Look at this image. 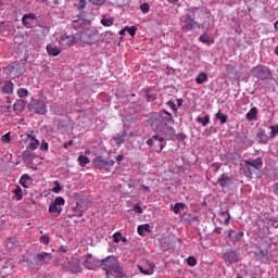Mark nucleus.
I'll return each instance as SVG.
<instances>
[{"mask_svg": "<svg viewBox=\"0 0 278 278\" xmlns=\"http://www.w3.org/2000/svg\"><path fill=\"white\" fill-rule=\"evenodd\" d=\"M170 123H175V118H173V114L167 113L166 116L159 115L154 118L152 121V127H154L156 134H162L166 140H173L175 138V128L169 126Z\"/></svg>", "mask_w": 278, "mask_h": 278, "instance_id": "1", "label": "nucleus"}, {"mask_svg": "<svg viewBox=\"0 0 278 278\" xmlns=\"http://www.w3.org/2000/svg\"><path fill=\"white\" fill-rule=\"evenodd\" d=\"M263 166L264 161L262 160V157L248 159L243 160L240 163V172L242 173V175H244V177L253 179V177H257V175H260Z\"/></svg>", "mask_w": 278, "mask_h": 278, "instance_id": "2", "label": "nucleus"}, {"mask_svg": "<svg viewBox=\"0 0 278 278\" xmlns=\"http://www.w3.org/2000/svg\"><path fill=\"white\" fill-rule=\"evenodd\" d=\"M251 73L253 77L261 79L262 81L273 79V72H270V68L262 64L252 67Z\"/></svg>", "mask_w": 278, "mask_h": 278, "instance_id": "3", "label": "nucleus"}, {"mask_svg": "<svg viewBox=\"0 0 278 278\" xmlns=\"http://www.w3.org/2000/svg\"><path fill=\"white\" fill-rule=\"evenodd\" d=\"M92 164L94 168H97L98 170H105L106 173H110L115 162L114 160H108L104 159L103 156H97L92 160Z\"/></svg>", "mask_w": 278, "mask_h": 278, "instance_id": "4", "label": "nucleus"}, {"mask_svg": "<svg viewBox=\"0 0 278 278\" xmlns=\"http://www.w3.org/2000/svg\"><path fill=\"white\" fill-rule=\"evenodd\" d=\"M159 142L160 150L157 153H162L164 151V147H166V137L162 135V132H157L156 135L152 136V138L146 141L148 147H155V143Z\"/></svg>", "mask_w": 278, "mask_h": 278, "instance_id": "5", "label": "nucleus"}, {"mask_svg": "<svg viewBox=\"0 0 278 278\" xmlns=\"http://www.w3.org/2000/svg\"><path fill=\"white\" fill-rule=\"evenodd\" d=\"M28 110L29 112H34V114H41L42 116L48 112L47 104L42 100H36L35 102L29 103Z\"/></svg>", "mask_w": 278, "mask_h": 278, "instance_id": "6", "label": "nucleus"}, {"mask_svg": "<svg viewBox=\"0 0 278 278\" xmlns=\"http://www.w3.org/2000/svg\"><path fill=\"white\" fill-rule=\"evenodd\" d=\"M101 266H103V270H105L106 278H110V271L113 269L114 266L118 264V258L115 256H108L100 261Z\"/></svg>", "mask_w": 278, "mask_h": 278, "instance_id": "7", "label": "nucleus"}, {"mask_svg": "<svg viewBox=\"0 0 278 278\" xmlns=\"http://www.w3.org/2000/svg\"><path fill=\"white\" fill-rule=\"evenodd\" d=\"M59 45L61 49H71V47H75L77 45V38L74 35H63L59 40Z\"/></svg>", "mask_w": 278, "mask_h": 278, "instance_id": "8", "label": "nucleus"}, {"mask_svg": "<svg viewBox=\"0 0 278 278\" xmlns=\"http://www.w3.org/2000/svg\"><path fill=\"white\" fill-rule=\"evenodd\" d=\"M38 17L34 13H26L22 17V24L26 29H34L36 27V23Z\"/></svg>", "mask_w": 278, "mask_h": 278, "instance_id": "9", "label": "nucleus"}, {"mask_svg": "<svg viewBox=\"0 0 278 278\" xmlns=\"http://www.w3.org/2000/svg\"><path fill=\"white\" fill-rule=\"evenodd\" d=\"M65 201L64 198L58 197L54 199V201L51 202L49 206V212L50 214H55L58 213V216L62 214V205H64Z\"/></svg>", "mask_w": 278, "mask_h": 278, "instance_id": "10", "label": "nucleus"}, {"mask_svg": "<svg viewBox=\"0 0 278 278\" xmlns=\"http://www.w3.org/2000/svg\"><path fill=\"white\" fill-rule=\"evenodd\" d=\"M194 29H201L199 22H195L192 15H187L185 24L182 25L184 31H194Z\"/></svg>", "mask_w": 278, "mask_h": 278, "instance_id": "11", "label": "nucleus"}, {"mask_svg": "<svg viewBox=\"0 0 278 278\" xmlns=\"http://www.w3.org/2000/svg\"><path fill=\"white\" fill-rule=\"evenodd\" d=\"M7 71L8 73H14L15 71V75L16 77H21V75H25V63H14V64H11V65H8L7 66Z\"/></svg>", "mask_w": 278, "mask_h": 278, "instance_id": "12", "label": "nucleus"}, {"mask_svg": "<svg viewBox=\"0 0 278 278\" xmlns=\"http://www.w3.org/2000/svg\"><path fill=\"white\" fill-rule=\"evenodd\" d=\"M67 270L72 273V275H78V273H81V263L77 258H70L67 262Z\"/></svg>", "mask_w": 278, "mask_h": 278, "instance_id": "13", "label": "nucleus"}, {"mask_svg": "<svg viewBox=\"0 0 278 278\" xmlns=\"http://www.w3.org/2000/svg\"><path fill=\"white\" fill-rule=\"evenodd\" d=\"M84 266L88 270H97L99 268V261L92 254H87Z\"/></svg>", "mask_w": 278, "mask_h": 278, "instance_id": "14", "label": "nucleus"}, {"mask_svg": "<svg viewBox=\"0 0 278 278\" xmlns=\"http://www.w3.org/2000/svg\"><path fill=\"white\" fill-rule=\"evenodd\" d=\"M223 260L228 264H233L240 258L238 257V252H236V250H227L223 253Z\"/></svg>", "mask_w": 278, "mask_h": 278, "instance_id": "15", "label": "nucleus"}, {"mask_svg": "<svg viewBox=\"0 0 278 278\" xmlns=\"http://www.w3.org/2000/svg\"><path fill=\"white\" fill-rule=\"evenodd\" d=\"M110 277L124 278V277H127V273H125V269H123V266H121V263H117L113 267V269H111Z\"/></svg>", "mask_w": 278, "mask_h": 278, "instance_id": "16", "label": "nucleus"}, {"mask_svg": "<svg viewBox=\"0 0 278 278\" xmlns=\"http://www.w3.org/2000/svg\"><path fill=\"white\" fill-rule=\"evenodd\" d=\"M256 138H257L258 144H268L270 140V136L266 134V130L264 128L257 129Z\"/></svg>", "mask_w": 278, "mask_h": 278, "instance_id": "17", "label": "nucleus"}, {"mask_svg": "<svg viewBox=\"0 0 278 278\" xmlns=\"http://www.w3.org/2000/svg\"><path fill=\"white\" fill-rule=\"evenodd\" d=\"M46 49L48 55H51L52 58H58V55L62 53V49L58 48V46H54L53 43H48Z\"/></svg>", "mask_w": 278, "mask_h": 278, "instance_id": "18", "label": "nucleus"}, {"mask_svg": "<svg viewBox=\"0 0 278 278\" xmlns=\"http://www.w3.org/2000/svg\"><path fill=\"white\" fill-rule=\"evenodd\" d=\"M53 256L51 255V253H47V252H41V253H37L35 255V260L37 262H41L43 264H49V261L52 258Z\"/></svg>", "mask_w": 278, "mask_h": 278, "instance_id": "19", "label": "nucleus"}, {"mask_svg": "<svg viewBox=\"0 0 278 278\" xmlns=\"http://www.w3.org/2000/svg\"><path fill=\"white\" fill-rule=\"evenodd\" d=\"M125 138H127V130H122L113 136V140H115L117 147L125 144Z\"/></svg>", "mask_w": 278, "mask_h": 278, "instance_id": "20", "label": "nucleus"}, {"mask_svg": "<svg viewBox=\"0 0 278 278\" xmlns=\"http://www.w3.org/2000/svg\"><path fill=\"white\" fill-rule=\"evenodd\" d=\"M88 25H90V23L85 18H78L72 23L74 29H86Z\"/></svg>", "mask_w": 278, "mask_h": 278, "instance_id": "21", "label": "nucleus"}, {"mask_svg": "<svg viewBox=\"0 0 278 278\" xmlns=\"http://www.w3.org/2000/svg\"><path fill=\"white\" fill-rule=\"evenodd\" d=\"M74 214L70 215L71 216H76L77 218H81V216H84L86 208L79 203L77 202L76 205L74 207H72Z\"/></svg>", "mask_w": 278, "mask_h": 278, "instance_id": "22", "label": "nucleus"}, {"mask_svg": "<svg viewBox=\"0 0 278 278\" xmlns=\"http://www.w3.org/2000/svg\"><path fill=\"white\" fill-rule=\"evenodd\" d=\"M217 182L219 184L220 188H228L231 186V177L223 174L218 179Z\"/></svg>", "mask_w": 278, "mask_h": 278, "instance_id": "23", "label": "nucleus"}, {"mask_svg": "<svg viewBox=\"0 0 278 278\" xmlns=\"http://www.w3.org/2000/svg\"><path fill=\"white\" fill-rule=\"evenodd\" d=\"M18 247H21V241L18 239L14 237L8 239L7 249H9V251H12V249H18Z\"/></svg>", "mask_w": 278, "mask_h": 278, "instance_id": "24", "label": "nucleus"}, {"mask_svg": "<svg viewBox=\"0 0 278 278\" xmlns=\"http://www.w3.org/2000/svg\"><path fill=\"white\" fill-rule=\"evenodd\" d=\"M214 25V20L211 15H204V21L200 23V29H210Z\"/></svg>", "mask_w": 278, "mask_h": 278, "instance_id": "25", "label": "nucleus"}, {"mask_svg": "<svg viewBox=\"0 0 278 278\" xmlns=\"http://www.w3.org/2000/svg\"><path fill=\"white\" fill-rule=\"evenodd\" d=\"M25 108H27L25 100H17L13 105L14 112H25Z\"/></svg>", "mask_w": 278, "mask_h": 278, "instance_id": "26", "label": "nucleus"}, {"mask_svg": "<svg viewBox=\"0 0 278 278\" xmlns=\"http://www.w3.org/2000/svg\"><path fill=\"white\" fill-rule=\"evenodd\" d=\"M101 38L103 42H112V40L115 38V35L112 33V30H106L105 33L101 34Z\"/></svg>", "mask_w": 278, "mask_h": 278, "instance_id": "27", "label": "nucleus"}, {"mask_svg": "<svg viewBox=\"0 0 278 278\" xmlns=\"http://www.w3.org/2000/svg\"><path fill=\"white\" fill-rule=\"evenodd\" d=\"M144 231H147L148 233H151V225L150 224H143V225L138 226L137 233H139L140 236H144Z\"/></svg>", "mask_w": 278, "mask_h": 278, "instance_id": "28", "label": "nucleus"}, {"mask_svg": "<svg viewBox=\"0 0 278 278\" xmlns=\"http://www.w3.org/2000/svg\"><path fill=\"white\" fill-rule=\"evenodd\" d=\"M2 90L5 94H12V92H14V83H12V80L7 81L3 85Z\"/></svg>", "mask_w": 278, "mask_h": 278, "instance_id": "29", "label": "nucleus"}, {"mask_svg": "<svg viewBox=\"0 0 278 278\" xmlns=\"http://www.w3.org/2000/svg\"><path fill=\"white\" fill-rule=\"evenodd\" d=\"M200 42H203V45H214V39L210 37L208 34L204 33L199 37Z\"/></svg>", "mask_w": 278, "mask_h": 278, "instance_id": "30", "label": "nucleus"}, {"mask_svg": "<svg viewBox=\"0 0 278 278\" xmlns=\"http://www.w3.org/2000/svg\"><path fill=\"white\" fill-rule=\"evenodd\" d=\"M247 121H257V108H252L245 115Z\"/></svg>", "mask_w": 278, "mask_h": 278, "instance_id": "31", "label": "nucleus"}, {"mask_svg": "<svg viewBox=\"0 0 278 278\" xmlns=\"http://www.w3.org/2000/svg\"><path fill=\"white\" fill-rule=\"evenodd\" d=\"M146 99H147V101H148L149 103H151V102L155 101V99H157V94H155V93L153 92V90L147 89V90H146Z\"/></svg>", "mask_w": 278, "mask_h": 278, "instance_id": "32", "label": "nucleus"}, {"mask_svg": "<svg viewBox=\"0 0 278 278\" xmlns=\"http://www.w3.org/2000/svg\"><path fill=\"white\" fill-rule=\"evenodd\" d=\"M13 194L14 199H16L17 201L23 200V189L21 188V186L15 187V189L13 190Z\"/></svg>", "mask_w": 278, "mask_h": 278, "instance_id": "33", "label": "nucleus"}, {"mask_svg": "<svg viewBox=\"0 0 278 278\" xmlns=\"http://www.w3.org/2000/svg\"><path fill=\"white\" fill-rule=\"evenodd\" d=\"M268 129H270V132H269L270 140H274V138H277V136H278V124L269 126Z\"/></svg>", "mask_w": 278, "mask_h": 278, "instance_id": "34", "label": "nucleus"}, {"mask_svg": "<svg viewBox=\"0 0 278 278\" xmlns=\"http://www.w3.org/2000/svg\"><path fill=\"white\" fill-rule=\"evenodd\" d=\"M38 147H40V141L36 139V137H31V141L29 142L28 149H30V151H36Z\"/></svg>", "mask_w": 278, "mask_h": 278, "instance_id": "35", "label": "nucleus"}, {"mask_svg": "<svg viewBox=\"0 0 278 278\" xmlns=\"http://www.w3.org/2000/svg\"><path fill=\"white\" fill-rule=\"evenodd\" d=\"M205 81H207V75L202 72L195 78V84H199V86H201V85L205 84Z\"/></svg>", "mask_w": 278, "mask_h": 278, "instance_id": "36", "label": "nucleus"}, {"mask_svg": "<svg viewBox=\"0 0 278 278\" xmlns=\"http://www.w3.org/2000/svg\"><path fill=\"white\" fill-rule=\"evenodd\" d=\"M27 181H31V176L29 174H24L20 178V184L23 186V188H27Z\"/></svg>", "mask_w": 278, "mask_h": 278, "instance_id": "37", "label": "nucleus"}, {"mask_svg": "<svg viewBox=\"0 0 278 278\" xmlns=\"http://www.w3.org/2000/svg\"><path fill=\"white\" fill-rule=\"evenodd\" d=\"M215 118L217 121H220L222 125H225V123H227V121H229V117L227 115H225L223 112H218L215 115Z\"/></svg>", "mask_w": 278, "mask_h": 278, "instance_id": "38", "label": "nucleus"}, {"mask_svg": "<svg viewBox=\"0 0 278 278\" xmlns=\"http://www.w3.org/2000/svg\"><path fill=\"white\" fill-rule=\"evenodd\" d=\"M197 123L203 125V127H207L210 125V115H205L204 117H198Z\"/></svg>", "mask_w": 278, "mask_h": 278, "instance_id": "39", "label": "nucleus"}, {"mask_svg": "<svg viewBox=\"0 0 278 278\" xmlns=\"http://www.w3.org/2000/svg\"><path fill=\"white\" fill-rule=\"evenodd\" d=\"M17 97H20V99H25V97H29V90H27L26 88H20L17 90Z\"/></svg>", "mask_w": 278, "mask_h": 278, "instance_id": "40", "label": "nucleus"}, {"mask_svg": "<svg viewBox=\"0 0 278 278\" xmlns=\"http://www.w3.org/2000/svg\"><path fill=\"white\" fill-rule=\"evenodd\" d=\"M101 24L104 27H112V25H114V18L102 17Z\"/></svg>", "mask_w": 278, "mask_h": 278, "instance_id": "41", "label": "nucleus"}, {"mask_svg": "<svg viewBox=\"0 0 278 278\" xmlns=\"http://www.w3.org/2000/svg\"><path fill=\"white\" fill-rule=\"evenodd\" d=\"M78 163L79 166H86V164H90V159H88L86 155H80L78 156Z\"/></svg>", "mask_w": 278, "mask_h": 278, "instance_id": "42", "label": "nucleus"}, {"mask_svg": "<svg viewBox=\"0 0 278 278\" xmlns=\"http://www.w3.org/2000/svg\"><path fill=\"white\" fill-rule=\"evenodd\" d=\"M181 210H186V204L185 203H176L174 205V213L179 214Z\"/></svg>", "mask_w": 278, "mask_h": 278, "instance_id": "43", "label": "nucleus"}, {"mask_svg": "<svg viewBox=\"0 0 278 278\" xmlns=\"http://www.w3.org/2000/svg\"><path fill=\"white\" fill-rule=\"evenodd\" d=\"M139 270L140 273H142V275H153V266H149L148 269L142 268V266H139Z\"/></svg>", "mask_w": 278, "mask_h": 278, "instance_id": "44", "label": "nucleus"}, {"mask_svg": "<svg viewBox=\"0 0 278 278\" xmlns=\"http://www.w3.org/2000/svg\"><path fill=\"white\" fill-rule=\"evenodd\" d=\"M54 188L52 189V192H54V194H60V192H62V185L60 184V181H54Z\"/></svg>", "mask_w": 278, "mask_h": 278, "instance_id": "45", "label": "nucleus"}, {"mask_svg": "<svg viewBox=\"0 0 278 278\" xmlns=\"http://www.w3.org/2000/svg\"><path fill=\"white\" fill-rule=\"evenodd\" d=\"M266 255H268V252L264 250H260L258 252H255L256 260H263L264 257H266Z\"/></svg>", "mask_w": 278, "mask_h": 278, "instance_id": "46", "label": "nucleus"}, {"mask_svg": "<svg viewBox=\"0 0 278 278\" xmlns=\"http://www.w3.org/2000/svg\"><path fill=\"white\" fill-rule=\"evenodd\" d=\"M20 264H23L24 266H31V261H29V258L27 256H23V258L20 260Z\"/></svg>", "mask_w": 278, "mask_h": 278, "instance_id": "47", "label": "nucleus"}, {"mask_svg": "<svg viewBox=\"0 0 278 278\" xmlns=\"http://www.w3.org/2000/svg\"><path fill=\"white\" fill-rule=\"evenodd\" d=\"M126 31H128L130 34V36H136V31L138 30V27L136 26H126L125 27Z\"/></svg>", "mask_w": 278, "mask_h": 278, "instance_id": "48", "label": "nucleus"}, {"mask_svg": "<svg viewBox=\"0 0 278 278\" xmlns=\"http://www.w3.org/2000/svg\"><path fill=\"white\" fill-rule=\"evenodd\" d=\"M140 10L142 14H148L149 10H151V7L149 5V3H143L140 5Z\"/></svg>", "mask_w": 278, "mask_h": 278, "instance_id": "49", "label": "nucleus"}, {"mask_svg": "<svg viewBox=\"0 0 278 278\" xmlns=\"http://www.w3.org/2000/svg\"><path fill=\"white\" fill-rule=\"evenodd\" d=\"M39 240H40V242H41L42 244H46V245H47V244H49L51 238H49V235H42Z\"/></svg>", "mask_w": 278, "mask_h": 278, "instance_id": "50", "label": "nucleus"}, {"mask_svg": "<svg viewBox=\"0 0 278 278\" xmlns=\"http://www.w3.org/2000/svg\"><path fill=\"white\" fill-rule=\"evenodd\" d=\"M188 266H197V258L194 256H189L187 258Z\"/></svg>", "mask_w": 278, "mask_h": 278, "instance_id": "51", "label": "nucleus"}, {"mask_svg": "<svg viewBox=\"0 0 278 278\" xmlns=\"http://www.w3.org/2000/svg\"><path fill=\"white\" fill-rule=\"evenodd\" d=\"M167 105H168V108H170V110H173V112H174L175 114H177V104H175V101L169 100V101L167 102Z\"/></svg>", "mask_w": 278, "mask_h": 278, "instance_id": "52", "label": "nucleus"}, {"mask_svg": "<svg viewBox=\"0 0 278 278\" xmlns=\"http://www.w3.org/2000/svg\"><path fill=\"white\" fill-rule=\"evenodd\" d=\"M91 5H103L108 0H88Z\"/></svg>", "mask_w": 278, "mask_h": 278, "instance_id": "53", "label": "nucleus"}, {"mask_svg": "<svg viewBox=\"0 0 278 278\" xmlns=\"http://www.w3.org/2000/svg\"><path fill=\"white\" fill-rule=\"evenodd\" d=\"M121 238H122V233L121 232H115L113 235V242H115V244H118V242H121Z\"/></svg>", "mask_w": 278, "mask_h": 278, "instance_id": "54", "label": "nucleus"}, {"mask_svg": "<svg viewBox=\"0 0 278 278\" xmlns=\"http://www.w3.org/2000/svg\"><path fill=\"white\" fill-rule=\"evenodd\" d=\"M40 151H49V143L47 141H41Z\"/></svg>", "mask_w": 278, "mask_h": 278, "instance_id": "55", "label": "nucleus"}, {"mask_svg": "<svg viewBox=\"0 0 278 278\" xmlns=\"http://www.w3.org/2000/svg\"><path fill=\"white\" fill-rule=\"evenodd\" d=\"M242 238H244V232L243 231L237 232V235L235 237V242H240L242 240Z\"/></svg>", "mask_w": 278, "mask_h": 278, "instance_id": "56", "label": "nucleus"}, {"mask_svg": "<svg viewBox=\"0 0 278 278\" xmlns=\"http://www.w3.org/2000/svg\"><path fill=\"white\" fill-rule=\"evenodd\" d=\"M86 0H78L77 8L78 10H86Z\"/></svg>", "mask_w": 278, "mask_h": 278, "instance_id": "57", "label": "nucleus"}, {"mask_svg": "<svg viewBox=\"0 0 278 278\" xmlns=\"http://www.w3.org/2000/svg\"><path fill=\"white\" fill-rule=\"evenodd\" d=\"M220 216H227L225 223H229V219L231 218V215L229 214V211H222Z\"/></svg>", "mask_w": 278, "mask_h": 278, "instance_id": "58", "label": "nucleus"}, {"mask_svg": "<svg viewBox=\"0 0 278 278\" xmlns=\"http://www.w3.org/2000/svg\"><path fill=\"white\" fill-rule=\"evenodd\" d=\"M134 212H136V214H142L143 210L140 204H135Z\"/></svg>", "mask_w": 278, "mask_h": 278, "instance_id": "59", "label": "nucleus"}, {"mask_svg": "<svg viewBox=\"0 0 278 278\" xmlns=\"http://www.w3.org/2000/svg\"><path fill=\"white\" fill-rule=\"evenodd\" d=\"M226 73H228V75H231V73H233V65L226 64Z\"/></svg>", "mask_w": 278, "mask_h": 278, "instance_id": "60", "label": "nucleus"}, {"mask_svg": "<svg viewBox=\"0 0 278 278\" xmlns=\"http://www.w3.org/2000/svg\"><path fill=\"white\" fill-rule=\"evenodd\" d=\"M74 143H75L74 140H70V141H67V142H65V143L63 144V149H68V147H73Z\"/></svg>", "mask_w": 278, "mask_h": 278, "instance_id": "61", "label": "nucleus"}, {"mask_svg": "<svg viewBox=\"0 0 278 278\" xmlns=\"http://www.w3.org/2000/svg\"><path fill=\"white\" fill-rule=\"evenodd\" d=\"M273 192L278 197V181L273 185Z\"/></svg>", "mask_w": 278, "mask_h": 278, "instance_id": "62", "label": "nucleus"}, {"mask_svg": "<svg viewBox=\"0 0 278 278\" xmlns=\"http://www.w3.org/2000/svg\"><path fill=\"white\" fill-rule=\"evenodd\" d=\"M2 142H10V132L2 136Z\"/></svg>", "mask_w": 278, "mask_h": 278, "instance_id": "63", "label": "nucleus"}, {"mask_svg": "<svg viewBox=\"0 0 278 278\" xmlns=\"http://www.w3.org/2000/svg\"><path fill=\"white\" fill-rule=\"evenodd\" d=\"M141 187L146 192H151V188H149L147 185H141Z\"/></svg>", "mask_w": 278, "mask_h": 278, "instance_id": "64", "label": "nucleus"}]
</instances>
